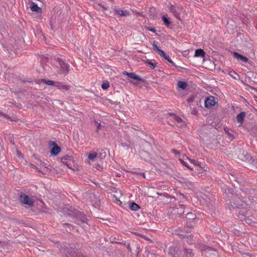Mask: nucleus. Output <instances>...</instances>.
<instances>
[{
	"label": "nucleus",
	"instance_id": "nucleus-1",
	"mask_svg": "<svg viewBox=\"0 0 257 257\" xmlns=\"http://www.w3.org/2000/svg\"><path fill=\"white\" fill-rule=\"evenodd\" d=\"M37 2H33V18L35 17L38 21L41 19L42 9L44 6L42 2L39 0Z\"/></svg>",
	"mask_w": 257,
	"mask_h": 257
},
{
	"label": "nucleus",
	"instance_id": "nucleus-2",
	"mask_svg": "<svg viewBox=\"0 0 257 257\" xmlns=\"http://www.w3.org/2000/svg\"><path fill=\"white\" fill-rule=\"evenodd\" d=\"M19 200L23 204L32 206V199H30L28 195L24 193H21L20 194Z\"/></svg>",
	"mask_w": 257,
	"mask_h": 257
},
{
	"label": "nucleus",
	"instance_id": "nucleus-3",
	"mask_svg": "<svg viewBox=\"0 0 257 257\" xmlns=\"http://www.w3.org/2000/svg\"><path fill=\"white\" fill-rule=\"evenodd\" d=\"M216 102L215 98L213 96H210L207 97L205 100V106L206 108H210L214 106Z\"/></svg>",
	"mask_w": 257,
	"mask_h": 257
},
{
	"label": "nucleus",
	"instance_id": "nucleus-4",
	"mask_svg": "<svg viewBox=\"0 0 257 257\" xmlns=\"http://www.w3.org/2000/svg\"><path fill=\"white\" fill-rule=\"evenodd\" d=\"M50 145L52 146V148L50 151L51 155L55 156L58 155L60 152L61 148L56 144L55 142H50Z\"/></svg>",
	"mask_w": 257,
	"mask_h": 257
},
{
	"label": "nucleus",
	"instance_id": "nucleus-5",
	"mask_svg": "<svg viewBox=\"0 0 257 257\" xmlns=\"http://www.w3.org/2000/svg\"><path fill=\"white\" fill-rule=\"evenodd\" d=\"M60 73L66 75L69 71V65L68 64L65 63L64 62H61Z\"/></svg>",
	"mask_w": 257,
	"mask_h": 257
},
{
	"label": "nucleus",
	"instance_id": "nucleus-6",
	"mask_svg": "<svg viewBox=\"0 0 257 257\" xmlns=\"http://www.w3.org/2000/svg\"><path fill=\"white\" fill-rule=\"evenodd\" d=\"M94 7L98 11H100L103 12L106 15H110V13H108V7H105L104 6H102L101 5L96 3L94 5Z\"/></svg>",
	"mask_w": 257,
	"mask_h": 257
},
{
	"label": "nucleus",
	"instance_id": "nucleus-7",
	"mask_svg": "<svg viewBox=\"0 0 257 257\" xmlns=\"http://www.w3.org/2000/svg\"><path fill=\"white\" fill-rule=\"evenodd\" d=\"M234 57L236 58L238 60H240L241 62L246 63L248 61V59L243 55H241L236 52H232Z\"/></svg>",
	"mask_w": 257,
	"mask_h": 257
},
{
	"label": "nucleus",
	"instance_id": "nucleus-8",
	"mask_svg": "<svg viewBox=\"0 0 257 257\" xmlns=\"http://www.w3.org/2000/svg\"><path fill=\"white\" fill-rule=\"evenodd\" d=\"M123 73L124 74L127 75L128 77H129L131 78H133L135 80H136L137 81H143V79L141 77H140L139 76L136 75L134 73H130V72H127L126 71H124V72H123Z\"/></svg>",
	"mask_w": 257,
	"mask_h": 257
},
{
	"label": "nucleus",
	"instance_id": "nucleus-9",
	"mask_svg": "<svg viewBox=\"0 0 257 257\" xmlns=\"http://www.w3.org/2000/svg\"><path fill=\"white\" fill-rule=\"evenodd\" d=\"M170 10L174 16L177 19H179V12L181 10V9L179 8H176L173 6H171Z\"/></svg>",
	"mask_w": 257,
	"mask_h": 257
},
{
	"label": "nucleus",
	"instance_id": "nucleus-10",
	"mask_svg": "<svg viewBox=\"0 0 257 257\" xmlns=\"http://www.w3.org/2000/svg\"><path fill=\"white\" fill-rule=\"evenodd\" d=\"M172 119L175 122L178 123H180V126H183L184 125V123L182 119L180 117L176 116V115H172Z\"/></svg>",
	"mask_w": 257,
	"mask_h": 257
},
{
	"label": "nucleus",
	"instance_id": "nucleus-11",
	"mask_svg": "<svg viewBox=\"0 0 257 257\" xmlns=\"http://www.w3.org/2000/svg\"><path fill=\"white\" fill-rule=\"evenodd\" d=\"M243 155L244 156V158H242V160L251 161L252 164L255 163V161L254 160H252L251 157L246 152H243Z\"/></svg>",
	"mask_w": 257,
	"mask_h": 257
},
{
	"label": "nucleus",
	"instance_id": "nucleus-12",
	"mask_svg": "<svg viewBox=\"0 0 257 257\" xmlns=\"http://www.w3.org/2000/svg\"><path fill=\"white\" fill-rule=\"evenodd\" d=\"M160 56L163 57L165 59L168 61L171 64L174 65V62L173 61H172L168 55H167L164 51L163 50L160 52V53L159 54Z\"/></svg>",
	"mask_w": 257,
	"mask_h": 257
},
{
	"label": "nucleus",
	"instance_id": "nucleus-13",
	"mask_svg": "<svg viewBox=\"0 0 257 257\" xmlns=\"http://www.w3.org/2000/svg\"><path fill=\"white\" fill-rule=\"evenodd\" d=\"M205 52L201 49H197L195 51V57H204L205 56Z\"/></svg>",
	"mask_w": 257,
	"mask_h": 257
},
{
	"label": "nucleus",
	"instance_id": "nucleus-14",
	"mask_svg": "<svg viewBox=\"0 0 257 257\" xmlns=\"http://www.w3.org/2000/svg\"><path fill=\"white\" fill-rule=\"evenodd\" d=\"M245 115V113L244 112H241L239 113L236 116V119L237 121L242 123L243 121Z\"/></svg>",
	"mask_w": 257,
	"mask_h": 257
},
{
	"label": "nucleus",
	"instance_id": "nucleus-15",
	"mask_svg": "<svg viewBox=\"0 0 257 257\" xmlns=\"http://www.w3.org/2000/svg\"><path fill=\"white\" fill-rule=\"evenodd\" d=\"M177 86L181 88L183 90H184L186 88L187 86V84L186 82L183 81H179L177 82Z\"/></svg>",
	"mask_w": 257,
	"mask_h": 257
},
{
	"label": "nucleus",
	"instance_id": "nucleus-16",
	"mask_svg": "<svg viewBox=\"0 0 257 257\" xmlns=\"http://www.w3.org/2000/svg\"><path fill=\"white\" fill-rule=\"evenodd\" d=\"M130 209L133 211H137L140 209V206L135 202L129 204Z\"/></svg>",
	"mask_w": 257,
	"mask_h": 257
},
{
	"label": "nucleus",
	"instance_id": "nucleus-17",
	"mask_svg": "<svg viewBox=\"0 0 257 257\" xmlns=\"http://www.w3.org/2000/svg\"><path fill=\"white\" fill-rule=\"evenodd\" d=\"M152 46H153V50L157 52L159 54H160V52L162 51L158 46V43L156 41L153 42V43L152 44Z\"/></svg>",
	"mask_w": 257,
	"mask_h": 257
},
{
	"label": "nucleus",
	"instance_id": "nucleus-18",
	"mask_svg": "<svg viewBox=\"0 0 257 257\" xmlns=\"http://www.w3.org/2000/svg\"><path fill=\"white\" fill-rule=\"evenodd\" d=\"M97 154L95 152L92 151L88 155V159H89L90 160L93 161L97 157Z\"/></svg>",
	"mask_w": 257,
	"mask_h": 257
},
{
	"label": "nucleus",
	"instance_id": "nucleus-19",
	"mask_svg": "<svg viewBox=\"0 0 257 257\" xmlns=\"http://www.w3.org/2000/svg\"><path fill=\"white\" fill-rule=\"evenodd\" d=\"M184 251L185 257H193L194 254L191 250L185 248Z\"/></svg>",
	"mask_w": 257,
	"mask_h": 257
},
{
	"label": "nucleus",
	"instance_id": "nucleus-20",
	"mask_svg": "<svg viewBox=\"0 0 257 257\" xmlns=\"http://www.w3.org/2000/svg\"><path fill=\"white\" fill-rule=\"evenodd\" d=\"M69 86L61 83L60 90H61L63 92H65L68 90L69 89Z\"/></svg>",
	"mask_w": 257,
	"mask_h": 257
},
{
	"label": "nucleus",
	"instance_id": "nucleus-21",
	"mask_svg": "<svg viewBox=\"0 0 257 257\" xmlns=\"http://www.w3.org/2000/svg\"><path fill=\"white\" fill-rule=\"evenodd\" d=\"M187 159L190 161V163L194 164L195 166H200V163L198 162L197 160L191 159L188 157H187Z\"/></svg>",
	"mask_w": 257,
	"mask_h": 257
},
{
	"label": "nucleus",
	"instance_id": "nucleus-22",
	"mask_svg": "<svg viewBox=\"0 0 257 257\" xmlns=\"http://www.w3.org/2000/svg\"><path fill=\"white\" fill-rule=\"evenodd\" d=\"M27 11H28V13H30V11H32V0H28V5L27 6Z\"/></svg>",
	"mask_w": 257,
	"mask_h": 257
},
{
	"label": "nucleus",
	"instance_id": "nucleus-23",
	"mask_svg": "<svg viewBox=\"0 0 257 257\" xmlns=\"http://www.w3.org/2000/svg\"><path fill=\"white\" fill-rule=\"evenodd\" d=\"M41 81L44 82L48 85H53L54 84V81L52 80H47L43 79L41 80Z\"/></svg>",
	"mask_w": 257,
	"mask_h": 257
},
{
	"label": "nucleus",
	"instance_id": "nucleus-24",
	"mask_svg": "<svg viewBox=\"0 0 257 257\" xmlns=\"http://www.w3.org/2000/svg\"><path fill=\"white\" fill-rule=\"evenodd\" d=\"M162 20H163L164 23H165V24L167 26H168L170 25V22L169 21V20L165 16H163L162 17Z\"/></svg>",
	"mask_w": 257,
	"mask_h": 257
},
{
	"label": "nucleus",
	"instance_id": "nucleus-25",
	"mask_svg": "<svg viewBox=\"0 0 257 257\" xmlns=\"http://www.w3.org/2000/svg\"><path fill=\"white\" fill-rule=\"evenodd\" d=\"M146 63L148 65V66L152 69H154L156 67V64L151 62L150 61H146Z\"/></svg>",
	"mask_w": 257,
	"mask_h": 257
},
{
	"label": "nucleus",
	"instance_id": "nucleus-26",
	"mask_svg": "<svg viewBox=\"0 0 257 257\" xmlns=\"http://www.w3.org/2000/svg\"><path fill=\"white\" fill-rule=\"evenodd\" d=\"M109 86V84L108 82H103L101 85V88L103 89H107Z\"/></svg>",
	"mask_w": 257,
	"mask_h": 257
},
{
	"label": "nucleus",
	"instance_id": "nucleus-27",
	"mask_svg": "<svg viewBox=\"0 0 257 257\" xmlns=\"http://www.w3.org/2000/svg\"><path fill=\"white\" fill-rule=\"evenodd\" d=\"M117 13L121 16H124L126 15L127 12L126 11H123L122 10H118L117 11Z\"/></svg>",
	"mask_w": 257,
	"mask_h": 257
},
{
	"label": "nucleus",
	"instance_id": "nucleus-28",
	"mask_svg": "<svg viewBox=\"0 0 257 257\" xmlns=\"http://www.w3.org/2000/svg\"><path fill=\"white\" fill-rule=\"evenodd\" d=\"M0 116H3V117H4L5 118H6L8 119H10V117L8 115L4 113V112H2L1 111H0Z\"/></svg>",
	"mask_w": 257,
	"mask_h": 257
},
{
	"label": "nucleus",
	"instance_id": "nucleus-29",
	"mask_svg": "<svg viewBox=\"0 0 257 257\" xmlns=\"http://www.w3.org/2000/svg\"><path fill=\"white\" fill-rule=\"evenodd\" d=\"M61 83H62L59 82H54L53 85L56 87L58 89H60Z\"/></svg>",
	"mask_w": 257,
	"mask_h": 257
},
{
	"label": "nucleus",
	"instance_id": "nucleus-30",
	"mask_svg": "<svg viewBox=\"0 0 257 257\" xmlns=\"http://www.w3.org/2000/svg\"><path fill=\"white\" fill-rule=\"evenodd\" d=\"M180 162H181V163L184 166H186L188 168L190 169V170H192L191 168H190L187 165V164L184 161H183L182 159H180Z\"/></svg>",
	"mask_w": 257,
	"mask_h": 257
},
{
	"label": "nucleus",
	"instance_id": "nucleus-31",
	"mask_svg": "<svg viewBox=\"0 0 257 257\" xmlns=\"http://www.w3.org/2000/svg\"><path fill=\"white\" fill-rule=\"evenodd\" d=\"M135 246L136 247L137 249L138 250L137 251L136 254L138 255L141 251V249H140V246L138 244H135Z\"/></svg>",
	"mask_w": 257,
	"mask_h": 257
},
{
	"label": "nucleus",
	"instance_id": "nucleus-32",
	"mask_svg": "<svg viewBox=\"0 0 257 257\" xmlns=\"http://www.w3.org/2000/svg\"><path fill=\"white\" fill-rule=\"evenodd\" d=\"M37 171L42 175H44L46 173V170L44 169L43 170H39L38 168H37Z\"/></svg>",
	"mask_w": 257,
	"mask_h": 257
},
{
	"label": "nucleus",
	"instance_id": "nucleus-33",
	"mask_svg": "<svg viewBox=\"0 0 257 257\" xmlns=\"http://www.w3.org/2000/svg\"><path fill=\"white\" fill-rule=\"evenodd\" d=\"M187 215L188 216H189L190 217V218H191L192 219H194L196 217V215L192 213L187 212Z\"/></svg>",
	"mask_w": 257,
	"mask_h": 257
},
{
	"label": "nucleus",
	"instance_id": "nucleus-34",
	"mask_svg": "<svg viewBox=\"0 0 257 257\" xmlns=\"http://www.w3.org/2000/svg\"><path fill=\"white\" fill-rule=\"evenodd\" d=\"M95 123H97V128H96V131L98 132L99 130L101 127L102 125L100 123L97 122L96 121H94Z\"/></svg>",
	"mask_w": 257,
	"mask_h": 257
},
{
	"label": "nucleus",
	"instance_id": "nucleus-35",
	"mask_svg": "<svg viewBox=\"0 0 257 257\" xmlns=\"http://www.w3.org/2000/svg\"><path fill=\"white\" fill-rule=\"evenodd\" d=\"M127 248L128 249V251L130 252V253H132V248H131V246H130V244H128L127 245Z\"/></svg>",
	"mask_w": 257,
	"mask_h": 257
},
{
	"label": "nucleus",
	"instance_id": "nucleus-36",
	"mask_svg": "<svg viewBox=\"0 0 257 257\" xmlns=\"http://www.w3.org/2000/svg\"><path fill=\"white\" fill-rule=\"evenodd\" d=\"M149 30L154 33L156 32V30L154 28H150Z\"/></svg>",
	"mask_w": 257,
	"mask_h": 257
},
{
	"label": "nucleus",
	"instance_id": "nucleus-37",
	"mask_svg": "<svg viewBox=\"0 0 257 257\" xmlns=\"http://www.w3.org/2000/svg\"><path fill=\"white\" fill-rule=\"evenodd\" d=\"M18 49V47L17 46H12V48L11 49L12 51H14L15 50H17Z\"/></svg>",
	"mask_w": 257,
	"mask_h": 257
},
{
	"label": "nucleus",
	"instance_id": "nucleus-38",
	"mask_svg": "<svg viewBox=\"0 0 257 257\" xmlns=\"http://www.w3.org/2000/svg\"><path fill=\"white\" fill-rule=\"evenodd\" d=\"M19 80L20 81H21V82H23V83H25L26 82H30L31 81H27V80H23V79H21L20 78H19Z\"/></svg>",
	"mask_w": 257,
	"mask_h": 257
},
{
	"label": "nucleus",
	"instance_id": "nucleus-39",
	"mask_svg": "<svg viewBox=\"0 0 257 257\" xmlns=\"http://www.w3.org/2000/svg\"><path fill=\"white\" fill-rule=\"evenodd\" d=\"M63 163H64L68 168H71L70 166H69V164H68L67 162L65 163V162H63Z\"/></svg>",
	"mask_w": 257,
	"mask_h": 257
},
{
	"label": "nucleus",
	"instance_id": "nucleus-40",
	"mask_svg": "<svg viewBox=\"0 0 257 257\" xmlns=\"http://www.w3.org/2000/svg\"><path fill=\"white\" fill-rule=\"evenodd\" d=\"M17 155L19 158H20L21 156L22 155L21 153L18 151H17Z\"/></svg>",
	"mask_w": 257,
	"mask_h": 257
},
{
	"label": "nucleus",
	"instance_id": "nucleus-41",
	"mask_svg": "<svg viewBox=\"0 0 257 257\" xmlns=\"http://www.w3.org/2000/svg\"><path fill=\"white\" fill-rule=\"evenodd\" d=\"M10 143L11 145H15V143H14V141H13L12 140H11V141H10Z\"/></svg>",
	"mask_w": 257,
	"mask_h": 257
},
{
	"label": "nucleus",
	"instance_id": "nucleus-42",
	"mask_svg": "<svg viewBox=\"0 0 257 257\" xmlns=\"http://www.w3.org/2000/svg\"><path fill=\"white\" fill-rule=\"evenodd\" d=\"M179 206L181 209L184 208V206L183 204H180Z\"/></svg>",
	"mask_w": 257,
	"mask_h": 257
},
{
	"label": "nucleus",
	"instance_id": "nucleus-43",
	"mask_svg": "<svg viewBox=\"0 0 257 257\" xmlns=\"http://www.w3.org/2000/svg\"><path fill=\"white\" fill-rule=\"evenodd\" d=\"M147 257H153V255L152 254H148Z\"/></svg>",
	"mask_w": 257,
	"mask_h": 257
},
{
	"label": "nucleus",
	"instance_id": "nucleus-44",
	"mask_svg": "<svg viewBox=\"0 0 257 257\" xmlns=\"http://www.w3.org/2000/svg\"><path fill=\"white\" fill-rule=\"evenodd\" d=\"M231 205L234 207H239V206L238 205H235V204H231Z\"/></svg>",
	"mask_w": 257,
	"mask_h": 257
},
{
	"label": "nucleus",
	"instance_id": "nucleus-45",
	"mask_svg": "<svg viewBox=\"0 0 257 257\" xmlns=\"http://www.w3.org/2000/svg\"><path fill=\"white\" fill-rule=\"evenodd\" d=\"M64 225H66V226H71L69 224H68V223L65 224Z\"/></svg>",
	"mask_w": 257,
	"mask_h": 257
},
{
	"label": "nucleus",
	"instance_id": "nucleus-46",
	"mask_svg": "<svg viewBox=\"0 0 257 257\" xmlns=\"http://www.w3.org/2000/svg\"><path fill=\"white\" fill-rule=\"evenodd\" d=\"M196 110H193V113L194 114H196Z\"/></svg>",
	"mask_w": 257,
	"mask_h": 257
},
{
	"label": "nucleus",
	"instance_id": "nucleus-47",
	"mask_svg": "<svg viewBox=\"0 0 257 257\" xmlns=\"http://www.w3.org/2000/svg\"><path fill=\"white\" fill-rule=\"evenodd\" d=\"M45 168L46 169H48V166H45Z\"/></svg>",
	"mask_w": 257,
	"mask_h": 257
},
{
	"label": "nucleus",
	"instance_id": "nucleus-48",
	"mask_svg": "<svg viewBox=\"0 0 257 257\" xmlns=\"http://www.w3.org/2000/svg\"><path fill=\"white\" fill-rule=\"evenodd\" d=\"M1 242V241L0 240V243Z\"/></svg>",
	"mask_w": 257,
	"mask_h": 257
}]
</instances>
